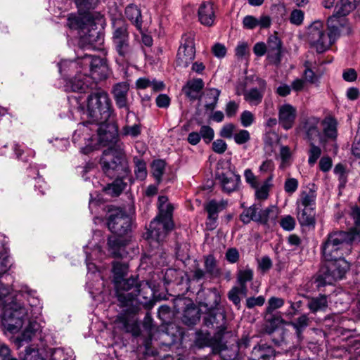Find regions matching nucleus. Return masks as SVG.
I'll return each instance as SVG.
<instances>
[{
  "instance_id": "nucleus-5",
  "label": "nucleus",
  "mask_w": 360,
  "mask_h": 360,
  "mask_svg": "<svg viewBox=\"0 0 360 360\" xmlns=\"http://www.w3.org/2000/svg\"><path fill=\"white\" fill-rule=\"evenodd\" d=\"M124 148V143L116 142L103 152L100 164L103 173L110 179L129 177L131 174Z\"/></svg>"
},
{
  "instance_id": "nucleus-40",
  "label": "nucleus",
  "mask_w": 360,
  "mask_h": 360,
  "mask_svg": "<svg viewBox=\"0 0 360 360\" xmlns=\"http://www.w3.org/2000/svg\"><path fill=\"white\" fill-rule=\"evenodd\" d=\"M49 354V360H74L73 352L70 349H51Z\"/></svg>"
},
{
  "instance_id": "nucleus-17",
  "label": "nucleus",
  "mask_w": 360,
  "mask_h": 360,
  "mask_svg": "<svg viewBox=\"0 0 360 360\" xmlns=\"http://www.w3.org/2000/svg\"><path fill=\"white\" fill-rule=\"evenodd\" d=\"M217 7L212 1H204L198 7V20L204 26L212 27L216 20Z\"/></svg>"
},
{
  "instance_id": "nucleus-34",
  "label": "nucleus",
  "mask_w": 360,
  "mask_h": 360,
  "mask_svg": "<svg viewBox=\"0 0 360 360\" xmlns=\"http://www.w3.org/2000/svg\"><path fill=\"white\" fill-rule=\"evenodd\" d=\"M125 15L139 30H141V10L136 5L131 4L127 6L125 8Z\"/></svg>"
},
{
  "instance_id": "nucleus-52",
  "label": "nucleus",
  "mask_w": 360,
  "mask_h": 360,
  "mask_svg": "<svg viewBox=\"0 0 360 360\" xmlns=\"http://www.w3.org/2000/svg\"><path fill=\"white\" fill-rule=\"evenodd\" d=\"M233 139L236 144L243 145L250 140V134L246 129H238L236 130Z\"/></svg>"
},
{
  "instance_id": "nucleus-18",
  "label": "nucleus",
  "mask_w": 360,
  "mask_h": 360,
  "mask_svg": "<svg viewBox=\"0 0 360 360\" xmlns=\"http://www.w3.org/2000/svg\"><path fill=\"white\" fill-rule=\"evenodd\" d=\"M297 117L296 108L289 103L281 105L278 108V123L285 130L293 127Z\"/></svg>"
},
{
  "instance_id": "nucleus-37",
  "label": "nucleus",
  "mask_w": 360,
  "mask_h": 360,
  "mask_svg": "<svg viewBox=\"0 0 360 360\" xmlns=\"http://www.w3.org/2000/svg\"><path fill=\"white\" fill-rule=\"evenodd\" d=\"M224 319L225 315L223 312L212 310L204 317V323L207 327L215 326L218 328L224 323Z\"/></svg>"
},
{
  "instance_id": "nucleus-10",
  "label": "nucleus",
  "mask_w": 360,
  "mask_h": 360,
  "mask_svg": "<svg viewBox=\"0 0 360 360\" xmlns=\"http://www.w3.org/2000/svg\"><path fill=\"white\" fill-rule=\"evenodd\" d=\"M98 130V124L88 120L77 124V128L72 134V142L82 153L87 155L96 148Z\"/></svg>"
},
{
  "instance_id": "nucleus-60",
  "label": "nucleus",
  "mask_w": 360,
  "mask_h": 360,
  "mask_svg": "<svg viewBox=\"0 0 360 360\" xmlns=\"http://www.w3.org/2000/svg\"><path fill=\"white\" fill-rule=\"evenodd\" d=\"M239 108V105L234 101H230L227 103L225 108V112L228 117L231 118L234 117Z\"/></svg>"
},
{
  "instance_id": "nucleus-32",
  "label": "nucleus",
  "mask_w": 360,
  "mask_h": 360,
  "mask_svg": "<svg viewBox=\"0 0 360 360\" xmlns=\"http://www.w3.org/2000/svg\"><path fill=\"white\" fill-rule=\"evenodd\" d=\"M274 175H269L267 179L259 186V182L257 184L256 187H252L255 189V196L258 200H266L269 197V193L271 188L273 186L272 181Z\"/></svg>"
},
{
  "instance_id": "nucleus-6",
  "label": "nucleus",
  "mask_w": 360,
  "mask_h": 360,
  "mask_svg": "<svg viewBox=\"0 0 360 360\" xmlns=\"http://www.w3.org/2000/svg\"><path fill=\"white\" fill-rule=\"evenodd\" d=\"M83 24L79 30V46L81 49H98L103 44V34L97 25L104 22L103 15L99 12H88L83 16Z\"/></svg>"
},
{
  "instance_id": "nucleus-51",
  "label": "nucleus",
  "mask_w": 360,
  "mask_h": 360,
  "mask_svg": "<svg viewBox=\"0 0 360 360\" xmlns=\"http://www.w3.org/2000/svg\"><path fill=\"white\" fill-rule=\"evenodd\" d=\"M308 163L310 166H314L321 155V148L316 146L313 142L310 143V148L308 151Z\"/></svg>"
},
{
  "instance_id": "nucleus-61",
  "label": "nucleus",
  "mask_w": 360,
  "mask_h": 360,
  "mask_svg": "<svg viewBox=\"0 0 360 360\" xmlns=\"http://www.w3.org/2000/svg\"><path fill=\"white\" fill-rule=\"evenodd\" d=\"M274 169V163L271 160H264L259 167V171L262 174H269L273 175V171Z\"/></svg>"
},
{
  "instance_id": "nucleus-15",
  "label": "nucleus",
  "mask_w": 360,
  "mask_h": 360,
  "mask_svg": "<svg viewBox=\"0 0 360 360\" xmlns=\"http://www.w3.org/2000/svg\"><path fill=\"white\" fill-rule=\"evenodd\" d=\"M96 82L89 75L78 72L75 77L66 82V91L84 92L89 88H93Z\"/></svg>"
},
{
  "instance_id": "nucleus-47",
  "label": "nucleus",
  "mask_w": 360,
  "mask_h": 360,
  "mask_svg": "<svg viewBox=\"0 0 360 360\" xmlns=\"http://www.w3.org/2000/svg\"><path fill=\"white\" fill-rule=\"evenodd\" d=\"M134 174L137 179L144 180L147 176L146 164L138 157L134 158Z\"/></svg>"
},
{
  "instance_id": "nucleus-30",
  "label": "nucleus",
  "mask_w": 360,
  "mask_h": 360,
  "mask_svg": "<svg viewBox=\"0 0 360 360\" xmlns=\"http://www.w3.org/2000/svg\"><path fill=\"white\" fill-rule=\"evenodd\" d=\"M320 120L318 117H311L306 120L304 123L303 129L310 141H313L316 138L320 139L321 134L319 130Z\"/></svg>"
},
{
  "instance_id": "nucleus-58",
  "label": "nucleus",
  "mask_w": 360,
  "mask_h": 360,
  "mask_svg": "<svg viewBox=\"0 0 360 360\" xmlns=\"http://www.w3.org/2000/svg\"><path fill=\"white\" fill-rule=\"evenodd\" d=\"M280 226L283 230L290 231L295 229V220L292 216L285 215L281 219Z\"/></svg>"
},
{
  "instance_id": "nucleus-57",
  "label": "nucleus",
  "mask_w": 360,
  "mask_h": 360,
  "mask_svg": "<svg viewBox=\"0 0 360 360\" xmlns=\"http://www.w3.org/2000/svg\"><path fill=\"white\" fill-rule=\"evenodd\" d=\"M200 135L206 143H209L214 139V132L210 127L203 125L200 128Z\"/></svg>"
},
{
  "instance_id": "nucleus-29",
  "label": "nucleus",
  "mask_w": 360,
  "mask_h": 360,
  "mask_svg": "<svg viewBox=\"0 0 360 360\" xmlns=\"http://www.w3.org/2000/svg\"><path fill=\"white\" fill-rule=\"evenodd\" d=\"M11 266L8 255V242L4 236L0 234V276L5 274Z\"/></svg>"
},
{
  "instance_id": "nucleus-56",
  "label": "nucleus",
  "mask_w": 360,
  "mask_h": 360,
  "mask_svg": "<svg viewBox=\"0 0 360 360\" xmlns=\"http://www.w3.org/2000/svg\"><path fill=\"white\" fill-rule=\"evenodd\" d=\"M74 1L79 9L91 10L98 5L100 0H74Z\"/></svg>"
},
{
  "instance_id": "nucleus-7",
  "label": "nucleus",
  "mask_w": 360,
  "mask_h": 360,
  "mask_svg": "<svg viewBox=\"0 0 360 360\" xmlns=\"http://www.w3.org/2000/svg\"><path fill=\"white\" fill-rule=\"evenodd\" d=\"M158 206L159 214L150 222L146 233V238L159 243L174 227L172 214L174 207L168 202V198L165 195L159 196Z\"/></svg>"
},
{
  "instance_id": "nucleus-54",
  "label": "nucleus",
  "mask_w": 360,
  "mask_h": 360,
  "mask_svg": "<svg viewBox=\"0 0 360 360\" xmlns=\"http://www.w3.org/2000/svg\"><path fill=\"white\" fill-rule=\"evenodd\" d=\"M304 18V13L300 9H294L292 11L289 20L291 24L300 26L303 23Z\"/></svg>"
},
{
  "instance_id": "nucleus-19",
  "label": "nucleus",
  "mask_w": 360,
  "mask_h": 360,
  "mask_svg": "<svg viewBox=\"0 0 360 360\" xmlns=\"http://www.w3.org/2000/svg\"><path fill=\"white\" fill-rule=\"evenodd\" d=\"M259 87H252L243 92L244 100L250 105L257 106L262 101L265 94L266 83L263 79L258 81Z\"/></svg>"
},
{
  "instance_id": "nucleus-8",
  "label": "nucleus",
  "mask_w": 360,
  "mask_h": 360,
  "mask_svg": "<svg viewBox=\"0 0 360 360\" xmlns=\"http://www.w3.org/2000/svg\"><path fill=\"white\" fill-rule=\"evenodd\" d=\"M81 65L82 68L84 66L89 68L91 75H89L96 82L97 80L105 79L108 75V68L105 59L100 57L92 56L90 53H85L83 55L77 53L76 61L64 60L59 64V71L61 73L65 71L66 68H75Z\"/></svg>"
},
{
  "instance_id": "nucleus-20",
  "label": "nucleus",
  "mask_w": 360,
  "mask_h": 360,
  "mask_svg": "<svg viewBox=\"0 0 360 360\" xmlns=\"http://www.w3.org/2000/svg\"><path fill=\"white\" fill-rule=\"evenodd\" d=\"M267 58L274 63H279L281 60L282 42L275 35H271L267 40Z\"/></svg>"
},
{
  "instance_id": "nucleus-50",
  "label": "nucleus",
  "mask_w": 360,
  "mask_h": 360,
  "mask_svg": "<svg viewBox=\"0 0 360 360\" xmlns=\"http://www.w3.org/2000/svg\"><path fill=\"white\" fill-rule=\"evenodd\" d=\"M254 273L252 269L249 267H245L238 271L237 281L238 284L247 285V283L251 281L253 278Z\"/></svg>"
},
{
  "instance_id": "nucleus-44",
  "label": "nucleus",
  "mask_w": 360,
  "mask_h": 360,
  "mask_svg": "<svg viewBox=\"0 0 360 360\" xmlns=\"http://www.w3.org/2000/svg\"><path fill=\"white\" fill-rule=\"evenodd\" d=\"M309 324V319L307 314H302L295 321H292L289 325L292 326L296 332L297 338L300 340L302 338V333Z\"/></svg>"
},
{
  "instance_id": "nucleus-14",
  "label": "nucleus",
  "mask_w": 360,
  "mask_h": 360,
  "mask_svg": "<svg viewBox=\"0 0 360 360\" xmlns=\"http://www.w3.org/2000/svg\"><path fill=\"white\" fill-rule=\"evenodd\" d=\"M126 313L118 316V321L122 325V328L127 333H131L133 336L137 337L141 334V329L136 316L137 310L136 304L127 306Z\"/></svg>"
},
{
  "instance_id": "nucleus-55",
  "label": "nucleus",
  "mask_w": 360,
  "mask_h": 360,
  "mask_svg": "<svg viewBox=\"0 0 360 360\" xmlns=\"http://www.w3.org/2000/svg\"><path fill=\"white\" fill-rule=\"evenodd\" d=\"M255 120L254 114L249 110H244L240 116V121L243 127H249Z\"/></svg>"
},
{
  "instance_id": "nucleus-33",
  "label": "nucleus",
  "mask_w": 360,
  "mask_h": 360,
  "mask_svg": "<svg viewBox=\"0 0 360 360\" xmlns=\"http://www.w3.org/2000/svg\"><path fill=\"white\" fill-rule=\"evenodd\" d=\"M113 179H115V181L105 187L104 190L108 194L112 196H117L125 189L127 186V183L124 182V180L126 179L130 180L131 175L129 177L115 176Z\"/></svg>"
},
{
  "instance_id": "nucleus-2",
  "label": "nucleus",
  "mask_w": 360,
  "mask_h": 360,
  "mask_svg": "<svg viewBox=\"0 0 360 360\" xmlns=\"http://www.w3.org/2000/svg\"><path fill=\"white\" fill-rule=\"evenodd\" d=\"M70 112L74 119L77 116L83 120H88L96 124L106 122L113 110L109 95L103 90H98L89 94L68 97Z\"/></svg>"
},
{
  "instance_id": "nucleus-36",
  "label": "nucleus",
  "mask_w": 360,
  "mask_h": 360,
  "mask_svg": "<svg viewBox=\"0 0 360 360\" xmlns=\"http://www.w3.org/2000/svg\"><path fill=\"white\" fill-rule=\"evenodd\" d=\"M227 205L228 202L226 200H221L219 201L212 200L206 203L204 207L207 215L218 217L219 213L224 210L227 207Z\"/></svg>"
},
{
  "instance_id": "nucleus-11",
  "label": "nucleus",
  "mask_w": 360,
  "mask_h": 360,
  "mask_svg": "<svg viewBox=\"0 0 360 360\" xmlns=\"http://www.w3.org/2000/svg\"><path fill=\"white\" fill-rule=\"evenodd\" d=\"M328 262L330 263L319 271L316 278L315 283L318 288L333 285L338 280L342 279L349 269V264L345 257Z\"/></svg>"
},
{
  "instance_id": "nucleus-64",
  "label": "nucleus",
  "mask_w": 360,
  "mask_h": 360,
  "mask_svg": "<svg viewBox=\"0 0 360 360\" xmlns=\"http://www.w3.org/2000/svg\"><path fill=\"white\" fill-rule=\"evenodd\" d=\"M23 360H45V359L39 354L38 349H26Z\"/></svg>"
},
{
  "instance_id": "nucleus-26",
  "label": "nucleus",
  "mask_w": 360,
  "mask_h": 360,
  "mask_svg": "<svg viewBox=\"0 0 360 360\" xmlns=\"http://www.w3.org/2000/svg\"><path fill=\"white\" fill-rule=\"evenodd\" d=\"M108 128L105 124H102L98 126V130L96 132V141L97 145L101 144L103 146H106L109 143L115 142V144L117 141V131L113 127H112V130L107 129Z\"/></svg>"
},
{
  "instance_id": "nucleus-28",
  "label": "nucleus",
  "mask_w": 360,
  "mask_h": 360,
  "mask_svg": "<svg viewBox=\"0 0 360 360\" xmlns=\"http://www.w3.org/2000/svg\"><path fill=\"white\" fill-rule=\"evenodd\" d=\"M359 2L360 0H340L335 7V13L333 15H335L337 20H342V22L345 25L344 17L352 11Z\"/></svg>"
},
{
  "instance_id": "nucleus-59",
  "label": "nucleus",
  "mask_w": 360,
  "mask_h": 360,
  "mask_svg": "<svg viewBox=\"0 0 360 360\" xmlns=\"http://www.w3.org/2000/svg\"><path fill=\"white\" fill-rule=\"evenodd\" d=\"M298 181L295 178L287 179L285 181L284 189L288 194L294 193L298 188Z\"/></svg>"
},
{
  "instance_id": "nucleus-4",
  "label": "nucleus",
  "mask_w": 360,
  "mask_h": 360,
  "mask_svg": "<svg viewBox=\"0 0 360 360\" xmlns=\"http://www.w3.org/2000/svg\"><path fill=\"white\" fill-rule=\"evenodd\" d=\"M108 226L115 234L108 238V251L114 257H124L127 255V240L122 236L127 233L131 226V219L122 210H117L110 214Z\"/></svg>"
},
{
  "instance_id": "nucleus-13",
  "label": "nucleus",
  "mask_w": 360,
  "mask_h": 360,
  "mask_svg": "<svg viewBox=\"0 0 360 360\" xmlns=\"http://www.w3.org/2000/svg\"><path fill=\"white\" fill-rule=\"evenodd\" d=\"M182 41L178 50L176 63L178 65L186 68L195 58V50L192 34L184 35Z\"/></svg>"
},
{
  "instance_id": "nucleus-16",
  "label": "nucleus",
  "mask_w": 360,
  "mask_h": 360,
  "mask_svg": "<svg viewBox=\"0 0 360 360\" xmlns=\"http://www.w3.org/2000/svg\"><path fill=\"white\" fill-rule=\"evenodd\" d=\"M129 91V84L126 82H119L112 87V94L115 104L118 108H124L127 115L132 113L129 110L128 103V94Z\"/></svg>"
},
{
  "instance_id": "nucleus-21",
  "label": "nucleus",
  "mask_w": 360,
  "mask_h": 360,
  "mask_svg": "<svg viewBox=\"0 0 360 360\" xmlns=\"http://www.w3.org/2000/svg\"><path fill=\"white\" fill-rule=\"evenodd\" d=\"M217 179L219 180L223 191L230 193L237 189L240 179L239 175L230 172L217 174Z\"/></svg>"
},
{
  "instance_id": "nucleus-49",
  "label": "nucleus",
  "mask_w": 360,
  "mask_h": 360,
  "mask_svg": "<svg viewBox=\"0 0 360 360\" xmlns=\"http://www.w3.org/2000/svg\"><path fill=\"white\" fill-rule=\"evenodd\" d=\"M25 285H23V286H25ZM22 287V285L20 287V288L18 290H17L15 292V295L11 298V300L9 302H7L5 300V298L10 294L11 290L7 285H6L4 283L0 282V304L4 305L3 313L4 312L6 306L12 302L13 298L15 297L16 294H18V292H20Z\"/></svg>"
},
{
  "instance_id": "nucleus-25",
  "label": "nucleus",
  "mask_w": 360,
  "mask_h": 360,
  "mask_svg": "<svg viewBox=\"0 0 360 360\" xmlns=\"http://www.w3.org/2000/svg\"><path fill=\"white\" fill-rule=\"evenodd\" d=\"M252 354L254 359L250 360H274L276 351L270 345L258 344L253 347Z\"/></svg>"
},
{
  "instance_id": "nucleus-23",
  "label": "nucleus",
  "mask_w": 360,
  "mask_h": 360,
  "mask_svg": "<svg viewBox=\"0 0 360 360\" xmlns=\"http://www.w3.org/2000/svg\"><path fill=\"white\" fill-rule=\"evenodd\" d=\"M321 124L323 135L320 136V143L324 146L328 140L335 141L338 135L337 122L334 118L328 117Z\"/></svg>"
},
{
  "instance_id": "nucleus-53",
  "label": "nucleus",
  "mask_w": 360,
  "mask_h": 360,
  "mask_svg": "<svg viewBox=\"0 0 360 360\" xmlns=\"http://www.w3.org/2000/svg\"><path fill=\"white\" fill-rule=\"evenodd\" d=\"M236 131V126L233 123H227L221 127L219 136L227 139H233Z\"/></svg>"
},
{
  "instance_id": "nucleus-39",
  "label": "nucleus",
  "mask_w": 360,
  "mask_h": 360,
  "mask_svg": "<svg viewBox=\"0 0 360 360\" xmlns=\"http://www.w3.org/2000/svg\"><path fill=\"white\" fill-rule=\"evenodd\" d=\"M307 307L312 313L324 311L328 307L327 296L320 295L318 297L310 298Z\"/></svg>"
},
{
  "instance_id": "nucleus-24",
  "label": "nucleus",
  "mask_w": 360,
  "mask_h": 360,
  "mask_svg": "<svg viewBox=\"0 0 360 360\" xmlns=\"http://www.w3.org/2000/svg\"><path fill=\"white\" fill-rule=\"evenodd\" d=\"M315 208L312 207H296L297 218L301 226H314L316 224Z\"/></svg>"
},
{
  "instance_id": "nucleus-12",
  "label": "nucleus",
  "mask_w": 360,
  "mask_h": 360,
  "mask_svg": "<svg viewBox=\"0 0 360 360\" xmlns=\"http://www.w3.org/2000/svg\"><path fill=\"white\" fill-rule=\"evenodd\" d=\"M115 284L117 300L122 307L137 304L136 297L140 294V283L137 276L124 278Z\"/></svg>"
},
{
  "instance_id": "nucleus-46",
  "label": "nucleus",
  "mask_w": 360,
  "mask_h": 360,
  "mask_svg": "<svg viewBox=\"0 0 360 360\" xmlns=\"http://www.w3.org/2000/svg\"><path fill=\"white\" fill-rule=\"evenodd\" d=\"M84 252L86 254V264L87 269L89 270L93 269L95 267V265L93 263H91V261L101 259V257L98 255L101 254V248L100 246L97 245L94 247V248L91 250V252L88 251V245L84 247Z\"/></svg>"
},
{
  "instance_id": "nucleus-1",
  "label": "nucleus",
  "mask_w": 360,
  "mask_h": 360,
  "mask_svg": "<svg viewBox=\"0 0 360 360\" xmlns=\"http://www.w3.org/2000/svg\"><path fill=\"white\" fill-rule=\"evenodd\" d=\"M41 311L42 304L37 292L27 285L22 286L20 292L6 306L2 314V325L6 331L16 333L24 323L28 321V325L15 340L18 347H22L24 342L31 341L39 330L40 326L36 319L41 315Z\"/></svg>"
},
{
  "instance_id": "nucleus-63",
  "label": "nucleus",
  "mask_w": 360,
  "mask_h": 360,
  "mask_svg": "<svg viewBox=\"0 0 360 360\" xmlns=\"http://www.w3.org/2000/svg\"><path fill=\"white\" fill-rule=\"evenodd\" d=\"M284 304V301L281 298L271 297L268 302L267 311L271 312L274 310L281 308Z\"/></svg>"
},
{
  "instance_id": "nucleus-42",
  "label": "nucleus",
  "mask_w": 360,
  "mask_h": 360,
  "mask_svg": "<svg viewBox=\"0 0 360 360\" xmlns=\"http://www.w3.org/2000/svg\"><path fill=\"white\" fill-rule=\"evenodd\" d=\"M259 207H262L259 203H255L248 208L245 209L240 215V220L245 224L251 221L257 222V210H259Z\"/></svg>"
},
{
  "instance_id": "nucleus-45",
  "label": "nucleus",
  "mask_w": 360,
  "mask_h": 360,
  "mask_svg": "<svg viewBox=\"0 0 360 360\" xmlns=\"http://www.w3.org/2000/svg\"><path fill=\"white\" fill-rule=\"evenodd\" d=\"M129 116V115H127V124L124 125L122 129V135L125 136H131V138H136L141 133V125L139 122L135 123L133 125H129L128 120Z\"/></svg>"
},
{
  "instance_id": "nucleus-48",
  "label": "nucleus",
  "mask_w": 360,
  "mask_h": 360,
  "mask_svg": "<svg viewBox=\"0 0 360 360\" xmlns=\"http://www.w3.org/2000/svg\"><path fill=\"white\" fill-rule=\"evenodd\" d=\"M165 162L162 160H154L151 165L152 174L155 180L160 183L165 169Z\"/></svg>"
},
{
  "instance_id": "nucleus-27",
  "label": "nucleus",
  "mask_w": 360,
  "mask_h": 360,
  "mask_svg": "<svg viewBox=\"0 0 360 360\" xmlns=\"http://www.w3.org/2000/svg\"><path fill=\"white\" fill-rule=\"evenodd\" d=\"M316 191L313 188H307L300 191L296 200V207H316Z\"/></svg>"
},
{
  "instance_id": "nucleus-31",
  "label": "nucleus",
  "mask_w": 360,
  "mask_h": 360,
  "mask_svg": "<svg viewBox=\"0 0 360 360\" xmlns=\"http://www.w3.org/2000/svg\"><path fill=\"white\" fill-rule=\"evenodd\" d=\"M203 87L204 82L202 79L198 78L188 82L183 90L186 96L191 100H195L198 97Z\"/></svg>"
},
{
  "instance_id": "nucleus-62",
  "label": "nucleus",
  "mask_w": 360,
  "mask_h": 360,
  "mask_svg": "<svg viewBox=\"0 0 360 360\" xmlns=\"http://www.w3.org/2000/svg\"><path fill=\"white\" fill-rule=\"evenodd\" d=\"M240 290L238 287L232 288L228 292V298L236 306H239L240 304Z\"/></svg>"
},
{
  "instance_id": "nucleus-38",
  "label": "nucleus",
  "mask_w": 360,
  "mask_h": 360,
  "mask_svg": "<svg viewBox=\"0 0 360 360\" xmlns=\"http://www.w3.org/2000/svg\"><path fill=\"white\" fill-rule=\"evenodd\" d=\"M200 318L199 309L195 307H190L184 310L182 322L188 326H191L195 325L199 321Z\"/></svg>"
},
{
  "instance_id": "nucleus-35",
  "label": "nucleus",
  "mask_w": 360,
  "mask_h": 360,
  "mask_svg": "<svg viewBox=\"0 0 360 360\" xmlns=\"http://www.w3.org/2000/svg\"><path fill=\"white\" fill-rule=\"evenodd\" d=\"M221 91L215 88L206 89L204 92L205 108L212 111L217 106Z\"/></svg>"
},
{
  "instance_id": "nucleus-9",
  "label": "nucleus",
  "mask_w": 360,
  "mask_h": 360,
  "mask_svg": "<svg viewBox=\"0 0 360 360\" xmlns=\"http://www.w3.org/2000/svg\"><path fill=\"white\" fill-rule=\"evenodd\" d=\"M112 41L116 52L123 61L129 60L134 53L130 44L128 25L122 18L112 19Z\"/></svg>"
},
{
  "instance_id": "nucleus-3",
  "label": "nucleus",
  "mask_w": 360,
  "mask_h": 360,
  "mask_svg": "<svg viewBox=\"0 0 360 360\" xmlns=\"http://www.w3.org/2000/svg\"><path fill=\"white\" fill-rule=\"evenodd\" d=\"M327 25L328 32L319 20L312 22L307 29V41L318 53H324L331 47L340 37V28L344 25L342 20H337L335 15L328 18Z\"/></svg>"
},
{
  "instance_id": "nucleus-43",
  "label": "nucleus",
  "mask_w": 360,
  "mask_h": 360,
  "mask_svg": "<svg viewBox=\"0 0 360 360\" xmlns=\"http://www.w3.org/2000/svg\"><path fill=\"white\" fill-rule=\"evenodd\" d=\"M205 272L212 278L219 277L221 274L220 269L217 265V261L212 255H209L205 258Z\"/></svg>"
},
{
  "instance_id": "nucleus-41",
  "label": "nucleus",
  "mask_w": 360,
  "mask_h": 360,
  "mask_svg": "<svg viewBox=\"0 0 360 360\" xmlns=\"http://www.w3.org/2000/svg\"><path fill=\"white\" fill-rule=\"evenodd\" d=\"M128 265L124 262H114L112 263V274L114 283L122 281L127 275Z\"/></svg>"
},
{
  "instance_id": "nucleus-22",
  "label": "nucleus",
  "mask_w": 360,
  "mask_h": 360,
  "mask_svg": "<svg viewBox=\"0 0 360 360\" xmlns=\"http://www.w3.org/2000/svg\"><path fill=\"white\" fill-rule=\"evenodd\" d=\"M278 214V208L274 205H271L264 210L259 207V210H257V223L270 227L276 224Z\"/></svg>"
}]
</instances>
